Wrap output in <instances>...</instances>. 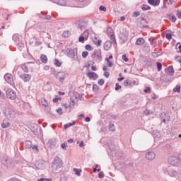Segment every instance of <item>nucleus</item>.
Wrapping results in <instances>:
<instances>
[{
    "instance_id": "nucleus-29",
    "label": "nucleus",
    "mask_w": 181,
    "mask_h": 181,
    "mask_svg": "<svg viewBox=\"0 0 181 181\" xmlns=\"http://www.w3.org/2000/svg\"><path fill=\"white\" fill-rule=\"evenodd\" d=\"M62 36H63V37H69V36H70V31H69V30H65V31L62 33Z\"/></svg>"
},
{
    "instance_id": "nucleus-48",
    "label": "nucleus",
    "mask_w": 181,
    "mask_h": 181,
    "mask_svg": "<svg viewBox=\"0 0 181 181\" xmlns=\"http://www.w3.org/2000/svg\"><path fill=\"white\" fill-rule=\"evenodd\" d=\"M99 9L100 11H103V12H105L107 11V8H105V6H100Z\"/></svg>"
},
{
    "instance_id": "nucleus-2",
    "label": "nucleus",
    "mask_w": 181,
    "mask_h": 181,
    "mask_svg": "<svg viewBox=\"0 0 181 181\" xmlns=\"http://www.w3.org/2000/svg\"><path fill=\"white\" fill-rule=\"evenodd\" d=\"M3 112L5 117L10 121H13V119H15V117H16V113L11 108L6 107Z\"/></svg>"
},
{
    "instance_id": "nucleus-61",
    "label": "nucleus",
    "mask_w": 181,
    "mask_h": 181,
    "mask_svg": "<svg viewBox=\"0 0 181 181\" xmlns=\"http://www.w3.org/2000/svg\"><path fill=\"white\" fill-rule=\"evenodd\" d=\"M93 90H95V91H97L98 90V86L97 85H93Z\"/></svg>"
},
{
    "instance_id": "nucleus-62",
    "label": "nucleus",
    "mask_w": 181,
    "mask_h": 181,
    "mask_svg": "<svg viewBox=\"0 0 181 181\" xmlns=\"http://www.w3.org/2000/svg\"><path fill=\"white\" fill-rule=\"evenodd\" d=\"M167 4L168 5H172L173 4V0H167Z\"/></svg>"
},
{
    "instance_id": "nucleus-37",
    "label": "nucleus",
    "mask_w": 181,
    "mask_h": 181,
    "mask_svg": "<svg viewBox=\"0 0 181 181\" xmlns=\"http://www.w3.org/2000/svg\"><path fill=\"white\" fill-rule=\"evenodd\" d=\"M121 88H122V87L121 86H119V83H117L115 84V90L116 91H118V90H121Z\"/></svg>"
},
{
    "instance_id": "nucleus-46",
    "label": "nucleus",
    "mask_w": 181,
    "mask_h": 181,
    "mask_svg": "<svg viewBox=\"0 0 181 181\" xmlns=\"http://www.w3.org/2000/svg\"><path fill=\"white\" fill-rule=\"evenodd\" d=\"M157 69L158 71L162 70V64L157 62Z\"/></svg>"
},
{
    "instance_id": "nucleus-4",
    "label": "nucleus",
    "mask_w": 181,
    "mask_h": 181,
    "mask_svg": "<svg viewBox=\"0 0 181 181\" xmlns=\"http://www.w3.org/2000/svg\"><path fill=\"white\" fill-rule=\"evenodd\" d=\"M92 58L98 63H100V62H102L103 56H101V49H95L92 54Z\"/></svg>"
},
{
    "instance_id": "nucleus-17",
    "label": "nucleus",
    "mask_w": 181,
    "mask_h": 181,
    "mask_svg": "<svg viewBox=\"0 0 181 181\" xmlns=\"http://www.w3.org/2000/svg\"><path fill=\"white\" fill-rule=\"evenodd\" d=\"M112 46V42L111 41H106L103 45V47L105 50H110L111 49V47Z\"/></svg>"
},
{
    "instance_id": "nucleus-31",
    "label": "nucleus",
    "mask_w": 181,
    "mask_h": 181,
    "mask_svg": "<svg viewBox=\"0 0 181 181\" xmlns=\"http://www.w3.org/2000/svg\"><path fill=\"white\" fill-rule=\"evenodd\" d=\"M2 128H9L11 127V123L9 122H3L1 124Z\"/></svg>"
},
{
    "instance_id": "nucleus-42",
    "label": "nucleus",
    "mask_w": 181,
    "mask_h": 181,
    "mask_svg": "<svg viewBox=\"0 0 181 181\" xmlns=\"http://www.w3.org/2000/svg\"><path fill=\"white\" fill-rule=\"evenodd\" d=\"M87 56H88V52L84 51L82 52V57H83V59H86V57H87Z\"/></svg>"
},
{
    "instance_id": "nucleus-43",
    "label": "nucleus",
    "mask_w": 181,
    "mask_h": 181,
    "mask_svg": "<svg viewBox=\"0 0 181 181\" xmlns=\"http://www.w3.org/2000/svg\"><path fill=\"white\" fill-rule=\"evenodd\" d=\"M62 100V98L60 96H56L55 98L53 99V103H57V101Z\"/></svg>"
},
{
    "instance_id": "nucleus-50",
    "label": "nucleus",
    "mask_w": 181,
    "mask_h": 181,
    "mask_svg": "<svg viewBox=\"0 0 181 181\" xmlns=\"http://www.w3.org/2000/svg\"><path fill=\"white\" fill-rule=\"evenodd\" d=\"M33 150L35 151V152H39V147L37 146H33Z\"/></svg>"
},
{
    "instance_id": "nucleus-22",
    "label": "nucleus",
    "mask_w": 181,
    "mask_h": 181,
    "mask_svg": "<svg viewBox=\"0 0 181 181\" xmlns=\"http://www.w3.org/2000/svg\"><path fill=\"white\" fill-rule=\"evenodd\" d=\"M168 74H170V76H173V74H175V70L173 69V66H170L168 68Z\"/></svg>"
},
{
    "instance_id": "nucleus-32",
    "label": "nucleus",
    "mask_w": 181,
    "mask_h": 181,
    "mask_svg": "<svg viewBox=\"0 0 181 181\" xmlns=\"http://www.w3.org/2000/svg\"><path fill=\"white\" fill-rule=\"evenodd\" d=\"M174 93H180V86L177 85L174 88H173Z\"/></svg>"
},
{
    "instance_id": "nucleus-19",
    "label": "nucleus",
    "mask_w": 181,
    "mask_h": 181,
    "mask_svg": "<svg viewBox=\"0 0 181 181\" xmlns=\"http://www.w3.org/2000/svg\"><path fill=\"white\" fill-rule=\"evenodd\" d=\"M54 4H57V5H60L61 6H66L67 5V1L65 0H54Z\"/></svg>"
},
{
    "instance_id": "nucleus-60",
    "label": "nucleus",
    "mask_w": 181,
    "mask_h": 181,
    "mask_svg": "<svg viewBox=\"0 0 181 181\" xmlns=\"http://www.w3.org/2000/svg\"><path fill=\"white\" fill-rule=\"evenodd\" d=\"M144 93H151V88H147L146 89H144Z\"/></svg>"
},
{
    "instance_id": "nucleus-36",
    "label": "nucleus",
    "mask_w": 181,
    "mask_h": 181,
    "mask_svg": "<svg viewBox=\"0 0 181 181\" xmlns=\"http://www.w3.org/2000/svg\"><path fill=\"white\" fill-rule=\"evenodd\" d=\"M109 129L112 132L115 131V127H114V124L110 123L109 126Z\"/></svg>"
},
{
    "instance_id": "nucleus-15",
    "label": "nucleus",
    "mask_w": 181,
    "mask_h": 181,
    "mask_svg": "<svg viewBox=\"0 0 181 181\" xmlns=\"http://www.w3.org/2000/svg\"><path fill=\"white\" fill-rule=\"evenodd\" d=\"M148 4L151 5L152 6H159V4H160V0H148Z\"/></svg>"
},
{
    "instance_id": "nucleus-5",
    "label": "nucleus",
    "mask_w": 181,
    "mask_h": 181,
    "mask_svg": "<svg viewBox=\"0 0 181 181\" xmlns=\"http://www.w3.org/2000/svg\"><path fill=\"white\" fill-rule=\"evenodd\" d=\"M46 168V161L43 160H39L35 163L33 169H37L38 170H43Z\"/></svg>"
},
{
    "instance_id": "nucleus-18",
    "label": "nucleus",
    "mask_w": 181,
    "mask_h": 181,
    "mask_svg": "<svg viewBox=\"0 0 181 181\" xmlns=\"http://www.w3.org/2000/svg\"><path fill=\"white\" fill-rule=\"evenodd\" d=\"M145 44V39L142 37H139L136 40L135 45L136 46H142V45Z\"/></svg>"
},
{
    "instance_id": "nucleus-13",
    "label": "nucleus",
    "mask_w": 181,
    "mask_h": 181,
    "mask_svg": "<svg viewBox=\"0 0 181 181\" xmlns=\"http://www.w3.org/2000/svg\"><path fill=\"white\" fill-rule=\"evenodd\" d=\"M57 80H59L61 83H63V81H64V79L66 78V74L64 72H59L57 74Z\"/></svg>"
},
{
    "instance_id": "nucleus-14",
    "label": "nucleus",
    "mask_w": 181,
    "mask_h": 181,
    "mask_svg": "<svg viewBox=\"0 0 181 181\" xmlns=\"http://www.w3.org/2000/svg\"><path fill=\"white\" fill-rule=\"evenodd\" d=\"M20 78H21L23 80V81H24L25 83L29 81L31 78L30 75L28 74H24L20 76Z\"/></svg>"
},
{
    "instance_id": "nucleus-55",
    "label": "nucleus",
    "mask_w": 181,
    "mask_h": 181,
    "mask_svg": "<svg viewBox=\"0 0 181 181\" xmlns=\"http://www.w3.org/2000/svg\"><path fill=\"white\" fill-rule=\"evenodd\" d=\"M159 54L158 52H152L153 57H158Z\"/></svg>"
},
{
    "instance_id": "nucleus-35",
    "label": "nucleus",
    "mask_w": 181,
    "mask_h": 181,
    "mask_svg": "<svg viewBox=\"0 0 181 181\" xmlns=\"http://www.w3.org/2000/svg\"><path fill=\"white\" fill-rule=\"evenodd\" d=\"M61 148H62V149H64V151H67V143H63L61 144Z\"/></svg>"
},
{
    "instance_id": "nucleus-21",
    "label": "nucleus",
    "mask_w": 181,
    "mask_h": 181,
    "mask_svg": "<svg viewBox=\"0 0 181 181\" xmlns=\"http://www.w3.org/2000/svg\"><path fill=\"white\" fill-rule=\"evenodd\" d=\"M40 60L42 63H44L45 64H46V63H47V57L45 54H42L40 56Z\"/></svg>"
},
{
    "instance_id": "nucleus-58",
    "label": "nucleus",
    "mask_w": 181,
    "mask_h": 181,
    "mask_svg": "<svg viewBox=\"0 0 181 181\" xmlns=\"http://www.w3.org/2000/svg\"><path fill=\"white\" fill-rule=\"evenodd\" d=\"M177 16L178 19H181V11H177Z\"/></svg>"
},
{
    "instance_id": "nucleus-56",
    "label": "nucleus",
    "mask_w": 181,
    "mask_h": 181,
    "mask_svg": "<svg viewBox=\"0 0 181 181\" xmlns=\"http://www.w3.org/2000/svg\"><path fill=\"white\" fill-rule=\"evenodd\" d=\"M104 76H105V77H106V78H108V77H110V72L105 71L104 73Z\"/></svg>"
},
{
    "instance_id": "nucleus-41",
    "label": "nucleus",
    "mask_w": 181,
    "mask_h": 181,
    "mask_svg": "<svg viewBox=\"0 0 181 181\" xmlns=\"http://www.w3.org/2000/svg\"><path fill=\"white\" fill-rule=\"evenodd\" d=\"M86 50H88L89 52H91L93 50V47L90 45H86Z\"/></svg>"
},
{
    "instance_id": "nucleus-57",
    "label": "nucleus",
    "mask_w": 181,
    "mask_h": 181,
    "mask_svg": "<svg viewBox=\"0 0 181 181\" xmlns=\"http://www.w3.org/2000/svg\"><path fill=\"white\" fill-rule=\"evenodd\" d=\"M78 42H84V36H80L78 38Z\"/></svg>"
},
{
    "instance_id": "nucleus-45",
    "label": "nucleus",
    "mask_w": 181,
    "mask_h": 181,
    "mask_svg": "<svg viewBox=\"0 0 181 181\" xmlns=\"http://www.w3.org/2000/svg\"><path fill=\"white\" fill-rule=\"evenodd\" d=\"M170 21H171V22H176V17L174 16H170Z\"/></svg>"
},
{
    "instance_id": "nucleus-51",
    "label": "nucleus",
    "mask_w": 181,
    "mask_h": 181,
    "mask_svg": "<svg viewBox=\"0 0 181 181\" xmlns=\"http://www.w3.org/2000/svg\"><path fill=\"white\" fill-rule=\"evenodd\" d=\"M99 86H103L104 84V80L103 79H100L98 82Z\"/></svg>"
},
{
    "instance_id": "nucleus-1",
    "label": "nucleus",
    "mask_w": 181,
    "mask_h": 181,
    "mask_svg": "<svg viewBox=\"0 0 181 181\" xmlns=\"http://www.w3.org/2000/svg\"><path fill=\"white\" fill-rule=\"evenodd\" d=\"M163 173L165 175H168L170 177H175L177 180L181 181V170L176 171L173 168H164L163 169Z\"/></svg>"
},
{
    "instance_id": "nucleus-40",
    "label": "nucleus",
    "mask_w": 181,
    "mask_h": 181,
    "mask_svg": "<svg viewBox=\"0 0 181 181\" xmlns=\"http://www.w3.org/2000/svg\"><path fill=\"white\" fill-rule=\"evenodd\" d=\"M76 105V102L73 100V98H71V103L69 104V107H74Z\"/></svg>"
},
{
    "instance_id": "nucleus-63",
    "label": "nucleus",
    "mask_w": 181,
    "mask_h": 181,
    "mask_svg": "<svg viewBox=\"0 0 181 181\" xmlns=\"http://www.w3.org/2000/svg\"><path fill=\"white\" fill-rule=\"evenodd\" d=\"M128 84H129V82H128V80H125L124 81V86H125V87H127L128 86Z\"/></svg>"
},
{
    "instance_id": "nucleus-38",
    "label": "nucleus",
    "mask_w": 181,
    "mask_h": 181,
    "mask_svg": "<svg viewBox=\"0 0 181 181\" xmlns=\"http://www.w3.org/2000/svg\"><path fill=\"white\" fill-rule=\"evenodd\" d=\"M139 15H141V13H139V11H135L133 13L132 17L133 18H138V16H139Z\"/></svg>"
},
{
    "instance_id": "nucleus-20",
    "label": "nucleus",
    "mask_w": 181,
    "mask_h": 181,
    "mask_svg": "<svg viewBox=\"0 0 181 181\" xmlns=\"http://www.w3.org/2000/svg\"><path fill=\"white\" fill-rule=\"evenodd\" d=\"M88 77L90 78H94L95 80L98 78V75L95 72H88L87 74Z\"/></svg>"
},
{
    "instance_id": "nucleus-64",
    "label": "nucleus",
    "mask_w": 181,
    "mask_h": 181,
    "mask_svg": "<svg viewBox=\"0 0 181 181\" xmlns=\"http://www.w3.org/2000/svg\"><path fill=\"white\" fill-rule=\"evenodd\" d=\"M85 121H86V122H90V121H91V119H90L89 117H86L85 118Z\"/></svg>"
},
{
    "instance_id": "nucleus-9",
    "label": "nucleus",
    "mask_w": 181,
    "mask_h": 181,
    "mask_svg": "<svg viewBox=\"0 0 181 181\" xmlns=\"http://www.w3.org/2000/svg\"><path fill=\"white\" fill-rule=\"evenodd\" d=\"M66 56L70 59H74L77 56V49H70L66 52Z\"/></svg>"
},
{
    "instance_id": "nucleus-10",
    "label": "nucleus",
    "mask_w": 181,
    "mask_h": 181,
    "mask_svg": "<svg viewBox=\"0 0 181 181\" xmlns=\"http://www.w3.org/2000/svg\"><path fill=\"white\" fill-rule=\"evenodd\" d=\"M4 79L7 83H8V84L13 86V77L12 76V74H6L4 76Z\"/></svg>"
},
{
    "instance_id": "nucleus-49",
    "label": "nucleus",
    "mask_w": 181,
    "mask_h": 181,
    "mask_svg": "<svg viewBox=\"0 0 181 181\" xmlns=\"http://www.w3.org/2000/svg\"><path fill=\"white\" fill-rule=\"evenodd\" d=\"M122 60H124V62H128V58L127 57V55L124 54L122 56Z\"/></svg>"
},
{
    "instance_id": "nucleus-6",
    "label": "nucleus",
    "mask_w": 181,
    "mask_h": 181,
    "mask_svg": "<svg viewBox=\"0 0 181 181\" xmlns=\"http://www.w3.org/2000/svg\"><path fill=\"white\" fill-rule=\"evenodd\" d=\"M107 35L110 39L112 40V43H117V40H115V35H114V30L111 27H109L107 30Z\"/></svg>"
},
{
    "instance_id": "nucleus-28",
    "label": "nucleus",
    "mask_w": 181,
    "mask_h": 181,
    "mask_svg": "<svg viewBox=\"0 0 181 181\" xmlns=\"http://www.w3.org/2000/svg\"><path fill=\"white\" fill-rule=\"evenodd\" d=\"M105 61L107 62L108 67H112V66H114V63L110 60V58H105Z\"/></svg>"
},
{
    "instance_id": "nucleus-33",
    "label": "nucleus",
    "mask_w": 181,
    "mask_h": 181,
    "mask_svg": "<svg viewBox=\"0 0 181 181\" xmlns=\"http://www.w3.org/2000/svg\"><path fill=\"white\" fill-rule=\"evenodd\" d=\"M73 125H76V122H74L72 123H69L68 124H65L64 128H65V129H67V128H69L70 127H73Z\"/></svg>"
},
{
    "instance_id": "nucleus-30",
    "label": "nucleus",
    "mask_w": 181,
    "mask_h": 181,
    "mask_svg": "<svg viewBox=\"0 0 181 181\" xmlns=\"http://www.w3.org/2000/svg\"><path fill=\"white\" fill-rule=\"evenodd\" d=\"M21 69H22V70H23V71H25V73H28V71H29V69L28 68V66H26V64H22V65H21Z\"/></svg>"
},
{
    "instance_id": "nucleus-34",
    "label": "nucleus",
    "mask_w": 181,
    "mask_h": 181,
    "mask_svg": "<svg viewBox=\"0 0 181 181\" xmlns=\"http://www.w3.org/2000/svg\"><path fill=\"white\" fill-rule=\"evenodd\" d=\"M54 64L57 66V67H60V66H62V62L59 61V59H55Z\"/></svg>"
},
{
    "instance_id": "nucleus-52",
    "label": "nucleus",
    "mask_w": 181,
    "mask_h": 181,
    "mask_svg": "<svg viewBox=\"0 0 181 181\" xmlns=\"http://www.w3.org/2000/svg\"><path fill=\"white\" fill-rule=\"evenodd\" d=\"M98 177H99L100 179L104 177V173H103V172L99 173H98Z\"/></svg>"
},
{
    "instance_id": "nucleus-27",
    "label": "nucleus",
    "mask_w": 181,
    "mask_h": 181,
    "mask_svg": "<svg viewBox=\"0 0 181 181\" xmlns=\"http://www.w3.org/2000/svg\"><path fill=\"white\" fill-rule=\"evenodd\" d=\"M73 170L76 176H80L81 175V169L74 168Z\"/></svg>"
},
{
    "instance_id": "nucleus-47",
    "label": "nucleus",
    "mask_w": 181,
    "mask_h": 181,
    "mask_svg": "<svg viewBox=\"0 0 181 181\" xmlns=\"http://www.w3.org/2000/svg\"><path fill=\"white\" fill-rule=\"evenodd\" d=\"M165 37H166V39H168V40H170V39H172V34H170V33H167V34L165 35Z\"/></svg>"
},
{
    "instance_id": "nucleus-8",
    "label": "nucleus",
    "mask_w": 181,
    "mask_h": 181,
    "mask_svg": "<svg viewBox=\"0 0 181 181\" xmlns=\"http://www.w3.org/2000/svg\"><path fill=\"white\" fill-rule=\"evenodd\" d=\"M6 94L7 98H9L10 100H15V98H16V93H15L12 89H7L6 90Z\"/></svg>"
},
{
    "instance_id": "nucleus-59",
    "label": "nucleus",
    "mask_w": 181,
    "mask_h": 181,
    "mask_svg": "<svg viewBox=\"0 0 181 181\" xmlns=\"http://www.w3.org/2000/svg\"><path fill=\"white\" fill-rule=\"evenodd\" d=\"M4 97H5V94L0 90V98H4Z\"/></svg>"
},
{
    "instance_id": "nucleus-44",
    "label": "nucleus",
    "mask_w": 181,
    "mask_h": 181,
    "mask_svg": "<svg viewBox=\"0 0 181 181\" xmlns=\"http://www.w3.org/2000/svg\"><path fill=\"white\" fill-rule=\"evenodd\" d=\"M175 62H177V63H180L181 64V57L178 56L175 58Z\"/></svg>"
},
{
    "instance_id": "nucleus-39",
    "label": "nucleus",
    "mask_w": 181,
    "mask_h": 181,
    "mask_svg": "<svg viewBox=\"0 0 181 181\" xmlns=\"http://www.w3.org/2000/svg\"><path fill=\"white\" fill-rule=\"evenodd\" d=\"M57 114H59V115H63V110L62 109V107H59L57 110Z\"/></svg>"
},
{
    "instance_id": "nucleus-24",
    "label": "nucleus",
    "mask_w": 181,
    "mask_h": 181,
    "mask_svg": "<svg viewBox=\"0 0 181 181\" xmlns=\"http://www.w3.org/2000/svg\"><path fill=\"white\" fill-rule=\"evenodd\" d=\"M1 163L4 164L5 166L8 167V164L9 163V159L8 158H1Z\"/></svg>"
},
{
    "instance_id": "nucleus-7",
    "label": "nucleus",
    "mask_w": 181,
    "mask_h": 181,
    "mask_svg": "<svg viewBox=\"0 0 181 181\" xmlns=\"http://www.w3.org/2000/svg\"><path fill=\"white\" fill-rule=\"evenodd\" d=\"M168 163L173 166H177V165H179V158L176 156H170L168 158Z\"/></svg>"
},
{
    "instance_id": "nucleus-11",
    "label": "nucleus",
    "mask_w": 181,
    "mask_h": 181,
    "mask_svg": "<svg viewBox=\"0 0 181 181\" xmlns=\"http://www.w3.org/2000/svg\"><path fill=\"white\" fill-rule=\"evenodd\" d=\"M145 156L146 159L148 160H153V159H155L156 157V154H155V153L153 151H148Z\"/></svg>"
},
{
    "instance_id": "nucleus-53",
    "label": "nucleus",
    "mask_w": 181,
    "mask_h": 181,
    "mask_svg": "<svg viewBox=\"0 0 181 181\" xmlns=\"http://www.w3.org/2000/svg\"><path fill=\"white\" fill-rule=\"evenodd\" d=\"M103 43V40H98L97 41V42L95 43V45H97L98 46H101V44Z\"/></svg>"
},
{
    "instance_id": "nucleus-23",
    "label": "nucleus",
    "mask_w": 181,
    "mask_h": 181,
    "mask_svg": "<svg viewBox=\"0 0 181 181\" xmlns=\"http://www.w3.org/2000/svg\"><path fill=\"white\" fill-rule=\"evenodd\" d=\"M41 104L42 107H48L49 103H47V100H46L44 98H41Z\"/></svg>"
},
{
    "instance_id": "nucleus-54",
    "label": "nucleus",
    "mask_w": 181,
    "mask_h": 181,
    "mask_svg": "<svg viewBox=\"0 0 181 181\" xmlns=\"http://www.w3.org/2000/svg\"><path fill=\"white\" fill-rule=\"evenodd\" d=\"M144 112L145 115H149L151 114V110H144Z\"/></svg>"
},
{
    "instance_id": "nucleus-25",
    "label": "nucleus",
    "mask_w": 181,
    "mask_h": 181,
    "mask_svg": "<svg viewBox=\"0 0 181 181\" xmlns=\"http://www.w3.org/2000/svg\"><path fill=\"white\" fill-rule=\"evenodd\" d=\"M25 147L27 148V149H30V148H32V141H26L25 142Z\"/></svg>"
},
{
    "instance_id": "nucleus-12",
    "label": "nucleus",
    "mask_w": 181,
    "mask_h": 181,
    "mask_svg": "<svg viewBox=\"0 0 181 181\" xmlns=\"http://www.w3.org/2000/svg\"><path fill=\"white\" fill-rule=\"evenodd\" d=\"M160 117L161 118V119H163L162 122H164V124H166V122H169L170 119L169 115L166 113H161Z\"/></svg>"
},
{
    "instance_id": "nucleus-16",
    "label": "nucleus",
    "mask_w": 181,
    "mask_h": 181,
    "mask_svg": "<svg viewBox=\"0 0 181 181\" xmlns=\"http://www.w3.org/2000/svg\"><path fill=\"white\" fill-rule=\"evenodd\" d=\"M56 144H57L56 139H51L48 141L47 145L51 148H54V146H56Z\"/></svg>"
},
{
    "instance_id": "nucleus-26",
    "label": "nucleus",
    "mask_w": 181,
    "mask_h": 181,
    "mask_svg": "<svg viewBox=\"0 0 181 181\" xmlns=\"http://www.w3.org/2000/svg\"><path fill=\"white\" fill-rule=\"evenodd\" d=\"M142 11H151V8L148 5L143 4L141 6Z\"/></svg>"
},
{
    "instance_id": "nucleus-3",
    "label": "nucleus",
    "mask_w": 181,
    "mask_h": 181,
    "mask_svg": "<svg viewBox=\"0 0 181 181\" xmlns=\"http://www.w3.org/2000/svg\"><path fill=\"white\" fill-rule=\"evenodd\" d=\"M63 166V160H62V158L57 157L52 165V168L53 170H55V172H57L59 169H60Z\"/></svg>"
}]
</instances>
